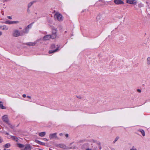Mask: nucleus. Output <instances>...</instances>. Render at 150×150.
Returning <instances> with one entry per match:
<instances>
[{
    "instance_id": "nucleus-1",
    "label": "nucleus",
    "mask_w": 150,
    "mask_h": 150,
    "mask_svg": "<svg viewBox=\"0 0 150 150\" xmlns=\"http://www.w3.org/2000/svg\"><path fill=\"white\" fill-rule=\"evenodd\" d=\"M23 35V33H22L21 31H19L18 30H14L13 32V35L14 37H17Z\"/></svg>"
},
{
    "instance_id": "nucleus-2",
    "label": "nucleus",
    "mask_w": 150,
    "mask_h": 150,
    "mask_svg": "<svg viewBox=\"0 0 150 150\" xmlns=\"http://www.w3.org/2000/svg\"><path fill=\"white\" fill-rule=\"evenodd\" d=\"M54 18L57 19L58 21H61L63 20V17L62 15L59 13H57L54 15Z\"/></svg>"
},
{
    "instance_id": "nucleus-3",
    "label": "nucleus",
    "mask_w": 150,
    "mask_h": 150,
    "mask_svg": "<svg viewBox=\"0 0 150 150\" xmlns=\"http://www.w3.org/2000/svg\"><path fill=\"white\" fill-rule=\"evenodd\" d=\"M43 41L42 38L37 40L34 42L35 45H39L43 42Z\"/></svg>"
},
{
    "instance_id": "nucleus-4",
    "label": "nucleus",
    "mask_w": 150,
    "mask_h": 150,
    "mask_svg": "<svg viewBox=\"0 0 150 150\" xmlns=\"http://www.w3.org/2000/svg\"><path fill=\"white\" fill-rule=\"evenodd\" d=\"M52 37V36L50 35H45L42 39L43 41H46L49 40Z\"/></svg>"
},
{
    "instance_id": "nucleus-5",
    "label": "nucleus",
    "mask_w": 150,
    "mask_h": 150,
    "mask_svg": "<svg viewBox=\"0 0 150 150\" xmlns=\"http://www.w3.org/2000/svg\"><path fill=\"white\" fill-rule=\"evenodd\" d=\"M57 133H55L50 134L49 135V138L50 139H56L57 137Z\"/></svg>"
},
{
    "instance_id": "nucleus-6",
    "label": "nucleus",
    "mask_w": 150,
    "mask_h": 150,
    "mask_svg": "<svg viewBox=\"0 0 150 150\" xmlns=\"http://www.w3.org/2000/svg\"><path fill=\"white\" fill-rule=\"evenodd\" d=\"M127 2L130 4H136L137 1L136 0H126Z\"/></svg>"
},
{
    "instance_id": "nucleus-7",
    "label": "nucleus",
    "mask_w": 150,
    "mask_h": 150,
    "mask_svg": "<svg viewBox=\"0 0 150 150\" xmlns=\"http://www.w3.org/2000/svg\"><path fill=\"white\" fill-rule=\"evenodd\" d=\"M0 29L4 30H6L8 29V27L5 25H0Z\"/></svg>"
},
{
    "instance_id": "nucleus-8",
    "label": "nucleus",
    "mask_w": 150,
    "mask_h": 150,
    "mask_svg": "<svg viewBox=\"0 0 150 150\" xmlns=\"http://www.w3.org/2000/svg\"><path fill=\"white\" fill-rule=\"evenodd\" d=\"M58 46L59 47L58 48V51L60 50L61 48L60 47V46L59 45H55L54 44H52L51 46V48L53 50H55V49H57V47Z\"/></svg>"
},
{
    "instance_id": "nucleus-9",
    "label": "nucleus",
    "mask_w": 150,
    "mask_h": 150,
    "mask_svg": "<svg viewBox=\"0 0 150 150\" xmlns=\"http://www.w3.org/2000/svg\"><path fill=\"white\" fill-rule=\"evenodd\" d=\"M31 147L30 145H26L25 146V148L23 149H22L21 150H31Z\"/></svg>"
},
{
    "instance_id": "nucleus-10",
    "label": "nucleus",
    "mask_w": 150,
    "mask_h": 150,
    "mask_svg": "<svg viewBox=\"0 0 150 150\" xmlns=\"http://www.w3.org/2000/svg\"><path fill=\"white\" fill-rule=\"evenodd\" d=\"M114 2L117 4H122L124 3L123 2L120 0H114Z\"/></svg>"
},
{
    "instance_id": "nucleus-11",
    "label": "nucleus",
    "mask_w": 150,
    "mask_h": 150,
    "mask_svg": "<svg viewBox=\"0 0 150 150\" xmlns=\"http://www.w3.org/2000/svg\"><path fill=\"white\" fill-rule=\"evenodd\" d=\"M59 47L58 46L57 47V49H55L54 50H50L49 52V53L50 54L54 53L58 51V48Z\"/></svg>"
},
{
    "instance_id": "nucleus-12",
    "label": "nucleus",
    "mask_w": 150,
    "mask_h": 150,
    "mask_svg": "<svg viewBox=\"0 0 150 150\" xmlns=\"http://www.w3.org/2000/svg\"><path fill=\"white\" fill-rule=\"evenodd\" d=\"M56 36V30H53L52 32V36L53 37V38H55Z\"/></svg>"
},
{
    "instance_id": "nucleus-13",
    "label": "nucleus",
    "mask_w": 150,
    "mask_h": 150,
    "mask_svg": "<svg viewBox=\"0 0 150 150\" xmlns=\"http://www.w3.org/2000/svg\"><path fill=\"white\" fill-rule=\"evenodd\" d=\"M3 120L6 122H8V119L7 116L6 115H4L2 117Z\"/></svg>"
},
{
    "instance_id": "nucleus-14",
    "label": "nucleus",
    "mask_w": 150,
    "mask_h": 150,
    "mask_svg": "<svg viewBox=\"0 0 150 150\" xmlns=\"http://www.w3.org/2000/svg\"><path fill=\"white\" fill-rule=\"evenodd\" d=\"M29 29L26 27L24 29L21 31L22 33H23V34L25 33H27L29 31Z\"/></svg>"
},
{
    "instance_id": "nucleus-15",
    "label": "nucleus",
    "mask_w": 150,
    "mask_h": 150,
    "mask_svg": "<svg viewBox=\"0 0 150 150\" xmlns=\"http://www.w3.org/2000/svg\"><path fill=\"white\" fill-rule=\"evenodd\" d=\"M26 44L29 46H34L35 45L34 42H27L26 43Z\"/></svg>"
},
{
    "instance_id": "nucleus-16",
    "label": "nucleus",
    "mask_w": 150,
    "mask_h": 150,
    "mask_svg": "<svg viewBox=\"0 0 150 150\" xmlns=\"http://www.w3.org/2000/svg\"><path fill=\"white\" fill-rule=\"evenodd\" d=\"M5 23L8 25L13 24V21L7 20L5 22Z\"/></svg>"
},
{
    "instance_id": "nucleus-17",
    "label": "nucleus",
    "mask_w": 150,
    "mask_h": 150,
    "mask_svg": "<svg viewBox=\"0 0 150 150\" xmlns=\"http://www.w3.org/2000/svg\"><path fill=\"white\" fill-rule=\"evenodd\" d=\"M45 134L46 133L44 132H42L39 133V136L41 137H44L45 135Z\"/></svg>"
},
{
    "instance_id": "nucleus-18",
    "label": "nucleus",
    "mask_w": 150,
    "mask_h": 150,
    "mask_svg": "<svg viewBox=\"0 0 150 150\" xmlns=\"http://www.w3.org/2000/svg\"><path fill=\"white\" fill-rule=\"evenodd\" d=\"M11 138L12 139L14 140L15 141H16L18 142V139L16 137H15L14 136H11Z\"/></svg>"
},
{
    "instance_id": "nucleus-19",
    "label": "nucleus",
    "mask_w": 150,
    "mask_h": 150,
    "mask_svg": "<svg viewBox=\"0 0 150 150\" xmlns=\"http://www.w3.org/2000/svg\"><path fill=\"white\" fill-rule=\"evenodd\" d=\"M36 142L39 144H40L42 145H45V143L44 142H42L38 140H37L36 141Z\"/></svg>"
},
{
    "instance_id": "nucleus-20",
    "label": "nucleus",
    "mask_w": 150,
    "mask_h": 150,
    "mask_svg": "<svg viewBox=\"0 0 150 150\" xmlns=\"http://www.w3.org/2000/svg\"><path fill=\"white\" fill-rule=\"evenodd\" d=\"M139 131L141 132L143 136H145V132L143 130L140 129Z\"/></svg>"
},
{
    "instance_id": "nucleus-21",
    "label": "nucleus",
    "mask_w": 150,
    "mask_h": 150,
    "mask_svg": "<svg viewBox=\"0 0 150 150\" xmlns=\"http://www.w3.org/2000/svg\"><path fill=\"white\" fill-rule=\"evenodd\" d=\"M147 63L148 65L150 64V57H149L147 59Z\"/></svg>"
},
{
    "instance_id": "nucleus-22",
    "label": "nucleus",
    "mask_w": 150,
    "mask_h": 150,
    "mask_svg": "<svg viewBox=\"0 0 150 150\" xmlns=\"http://www.w3.org/2000/svg\"><path fill=\"white\" fill-rule=\"evenodd\" d=\"M0 108L2 109H5L6 108L3 106L2 103L0 104Z\"/></svg>"
},
{
    "instance_id": "nucleus-23",
    "label": "nucleus",
    "mask_w": 150,
    "mask_h": 150,
    "mask_svg": "<svg viewBox=\"0 0 150 150\" xmlns=\"http://www.w3.org/2000/svg\"><path fill=\"white\" fill-rule=\"evenodd\" d=\"M59 147L65 149L66 148V147L63 144H60L59 145Z\"/></svg>"
},
{
    "instance_id": "nucleus-24",
    "label": "nucleus",
    "mask_w": 150,
    "mask_h": 150,
    "mask_svg": "<svg viewBox=\"0 0 150 150\" xmlns=\"http://www.w3.org/2000/svg\"><path fill=\"white\" fill-rule=\"evenodd\" d=\"M130 150H137V149L134 146H132L131 147Z\"/></svg>"
},
{
    "instance_id": "nucleus-25",
    "label": "nucleus",
    "mask_w": 150,
    "mask_h": 150,
    "mask_svg": "<svg viewBox=\"0 0 150 150\" xmlns=\"http://www.w3.org/2000/svg\"><path fill=\"white\" fill-rule=\"evenodd\" d=\"M19 21H13V24H16L19 23Z\"/></svg>"
},
{
    "instance_id": "nucleus-26",
    "label": "nucleus",
    "mask_w": 150,
    "mask_h": 150,
    "mask_svg": "<svg viewBox=\"0 0 150 150\" xmlns=\"http://www.w3.org/2000/svg\"><path fill=\"white\" fill-rule=\"evenodd\" d=\"M10 146V144L9 143H7L4 145V147L6 148H8Z\"/></svg>"
},
{
    "instance_id": "nucleus-27",
    "label": "nucleus",
    "mask_w": 150,
    "mask_h": 150,
    "mask_svg": "<svg viewBox=\"0 0 150 150\" xmlns=\"http://www.w3.org/2000/svg\"><path fill=\"white\" fill-rule=\"evenodd\" d=\"M17 145L18 146L21 148H23L24 146V145H23L20 144H18Z\"/></svg>"
},
{
    "instance_id": "nucleus-28",
    "label": "nucleus",
    "mask_w": 150,
    "mask_h": 150,
    "mask_svg": "<svg viewBox=\"0 0 150 150\" xmlns=\"http://www.w3.org/2000/svg\"><path fill=\"white\" fill-rule=\"evenodd\" d=\"M33 2H31L28 5V7H30L33 4Z\"/></svg>"
},
{
    "instance_id": "nucleus-29",
    "label": "nucleus",
    "mask_w": 150,
    "mask_h": 150,
    "mask_svg": "<svg viewBox=\"0 0 150 150\" xmlns=\"http://www.w3.org/2000/svg\"><path fill=\"white\" fill-rule=\"evenodd\" d=\"M32 26V24H30L28 25L26 27L28 28L29 29L31 28Z\"/></svg>"
},
{
    "instance_id": "nucleus-30",
    "label": "nucleus",
    "mask_w": 150,
    "mask_h": 150,
    "mask_svg": "<svg viewBox=\"0 0 150 150\" xmlns=\"http://www.w3.org/2000/svg\"><path fill=\"white\" fill-rule=\"evenodd\" d=\"M118 139H119V137H116V138L115 139V140L114 141V142H115L116 141H117L118 140Z\"/></svg>"
},
{
    "instance_id": "nucleus-31",
    "label": "nucleus",
    "mask_w": 150,
    "mask_h": 150,
    "mask_svg": "<svg viewBox=\"0 0 150 150\" xmlns=\"http://www.w3.org/2000/svg\"><path fill=\"white\" fill-rule=\"evenodd\" d=\"M7 18L8 19H12V17L11 16H8L7 17Z\"/></svg>"
},
{
    "instance_id": "nucleus-32",
    "label": "nucleus",
    "mask_w": 150,
    "mask_h": 150,
    "mask_svg": "<svg viewBox=\"0 0 150 150\" xmlns=\"http://www.w3.org/2000/svg\"><path fill=\"white\" fill-rule=\"evenodd\" d=\"M43 139L45 141H48L49 140L46 138H43Z\"/></svg>"
},
{
    "instance_id": "nucleus-33",
    "label": "nucleus",
    "mask_w": 150,
    "mask_h": 150,
    "mask_svg": "<svg viewBox=\"0 0 150 150\" xmlns=\"http://www.w3.org/2000/svg\"><path fill=\"white\" fill-rule=\"evenodd\" d=\"M3 139L0 137V143H1L3 142Z\"/></svg>"
},
{
    "instance_id": "nucleus-34",
    "label": "nucleus",
    "mask_w": 150,
    "mask_h": 150,
    "mask_svg": "<svg viewBox=\"0 0 150 150\" xmlns=\"http://www.w3.org/2000/svg\"><path fill=\"white\" fill-rule=\"evenodd\" d=\"M23 96L24 98H25V97H26V96L25 94H23Z\"/></svg>"
},
{
    "instance_id": "nucleus-35",
    "label": "nucleus",
    "mask_w": 150,
    "mask_h": 150,
    "mask_svg": "<svg viewBox=\"0 0 150 150\" xmlns=\"http://www.w3.org/2000/svg\"><path fill=\"white\" fill-rule=\"evenodd\" d=\"M65 136L66 137H68V134H65Z\"/></svg>"
},
{
    "instance_id": "nucleus-36",
    "label": "nucleus",
    "mask_w": 150,
    "mask_h": 150,
    "mask_svg": "<svg viewBox=\"0 0 150 150\" xmlns=\"http://www.w3.org/2000/svg\"><path fill=\"white\" fill-rule=\"evenodd\" d=\"M2 33L1 31H0V36L2 35Z\"/></svg>"
},
{
    "instance_id": "nucleus-37",
    "label": "nucleus",
    "mask_w": 150,
    "mask_h": 150,
    "mask_svg": "<svg viewBox=\"0 0 150 150\" xmlns=\"http://www.w3.org/2000/svg\"><path fill=\"white\" fill-rule=\"evenodd\" d=\"M4 133H5V134H6V135H8V133H7L6 132H4Z\"/></svg>"
},
{
    "instance_id": "nucleus-38",
    "label": "nucleus",
    "mask_w": 150,
    "mask_h": 150,
    "mask_svg": "<svg viewBox=\"0 0 150 150\" xmlns=\"http://www.w3.org/2000/svg\"><path fill=\"white\" fill-rule=\"evenodd\" d=\"M27 97L28 98H31V97L30 96H27Z\"/></svg>"
},
{
    "instance_id": "nucleus-39",
    "label": "nucleus",
    "mask_w": 150,
    "mask_h": 150,
    "mask_svg": "<svg viewBox=\"0 0 150 150\" xmlns=\"http://www.w3.org/2000/svg\"><path fill=\"white\" fill-rule=\"evenodd\" d=\"M63 134L62 133H60L59 134L60 136H62Z\"/></svg>"
},
{
    "instance_id": "nucleus-40",
    "label": "nucleus",
    "mask_w": 150,
    "mask_h": 150,
    "mask_svg": "<svg viewBox=\"0 0 150 150\" xmlns=\"http://www.w3.org/2000/svg\"><path fill=\"white\" fill-rule=\"evenodd\" d=\"M86 150H91V149H87Z\"/></svg>"
},
{
    "instance_id": "nucleus-41",
    "label": "nucleus",
    "mask_w": 150,
    "mask_h": 150,
    "mask_svg": "<svg viewBox=\"0 0 150 150\" xmlns=\"http://www.w3.org/2000/svg\"><path fill=\"white\" fill-rule=\"evenodd\" d=\"M4 150H10V149H7V150H6V149H4Z\"/></svg>"
},
{
    "instance_id": "nucleus-42",
    "label": "nucleus",
    "mask_w": 150,
    "mask_h": 150,
    "mask_svg": "<svg viewBox=\"0 0 150 150\" xmlns=\"http://www.w3.org/2000/svg\"><path fill=\"white\" fill-rule=\"evenodd\" d=\"M2 103V102H1L0 101V104Z\"/></svg>"
}]
</instances>
